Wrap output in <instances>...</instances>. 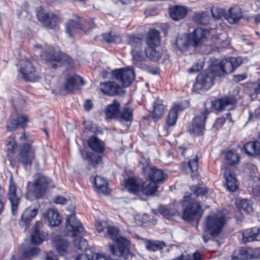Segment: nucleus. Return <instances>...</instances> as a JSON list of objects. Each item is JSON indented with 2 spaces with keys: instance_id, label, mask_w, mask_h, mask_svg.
Here are the masks:
<instances>
[{
  "instance_id": "obj_29",
  "label": "nucleus",
  "mask_w": 260,
  "mask_h": 260,
  "mask_svg": "<svg viewBox=\"0 0 260 260\" xmlns=\"http://www.w3.org/2000/svg\"><path fill=\"white\" fill-rule=\"evenodd\" d=\"M37 213V209H31L30 208L26 209L21 215V219L19 222V225L22 227L26 226L27 224L35 217Z\"/></svg>"
},
{
  "instance_id": "obj_4",
  "label": "nucleus",
  "mask_w": 260,
  "mask_h": 260,
  "mask_svg": "<svg viewBox=\"0 0 260 260\" xmlns=\"http://www.w3.org/2000/svg\"><path fill=\"white\" fill-rule=\"evenodd\" d=\"M125 187L129 192L137 193L141 188L143 192L146 195H152L157 189V185L155 182L148 179L145 181L141 187L139 183L136 179L130 177L124 180Z\"/></svg>"
},
{
  "instance_id": "obj_1",
  "label": "nucleus",
  "mask_w": 260,
  "mask_h": 260,
  "mask_svg": "<svg viewBox=\"0 0 260 260\" xmlns=\"http://www.w3.org/2000/svg\"><path fill=\"white\" fill-rule=\"evenodd\" d=\"M106 230L107 234L105 236L116 242L115 245L109 244L112 253L126 259L129 254V241L123 237L119 236V230L114 226H108Z\"/></svg>"
},
{
  "instance_id": "obj_37",
  "label": "nucleus",
  "mask_w": 260,
  "mask_h": 260,
  "mask_svg": "<svg viewBox=\"0 0 260 260\" xmlns=\"http://www.w3.org/2000/svg\"><path fill=\"white\" fill-rule=\"evenodd\" d=\"M160 42L159 32L155 29H150L148 33L146 43L148 47H156L158 46Z\"/></svg>"
},
{
  "instance_id": "obj_42",
  "label": "nucleus",
  "mask_w": 260,
  "mask_h": 260,
  "mask_svg": "<svg viewBox=\"0 0 260 260\" xmlns=\"http://www.w3.org/2000/svg\"><path fill=\"white\" fill-rule=\"evenodd\" d=\"M165 110V106L163 105L161 100L156 99L154 102L153 118L159 119L163 114Z\"/></svg>"
},
{
  "instance_id": "obj_34",
  "label": "nucleus",
  "mask_w": 260,
  "mask_h": 260,
  "mask_svg": "<svg viewBox=\"0 0 260 260\" xmlns=\"http://www.w3.org/2000/svg\"><path fill=\"white\" fill-rule=\"evenodd\" d=\"M187 13V9L184 7L175 6L170 9V16L175 20H179L184 18Z\"/></svg>"
},
{
  "instance_id": "obj_62",
  "label": "nucleus",
  "mask_w": 260,
  "mask_h": 260,
  "mask_svg": "<svg viewBox=\"0 0 260 260\" xmlns=\"http://www.w3.org/2000/svg\"><path fill=\"white\" fill-rule=\"evenodd\" d=\"M67 200L66 198L62 196H58L56 197L54 200V202L56 204H60L61 205H64L67 203Z\"/></svg>"
},
{
  "instance_id": "obj_35",
  "label": "nucleus",
  "mask_w": 260,
  "mask_h": 260,
  "mask_svg": "<svg viewBox=\"0 0 260 260\" xmlns=\"http://www.w3.org/2000/svg\"><path fill=\"white\" fill-rule=\"evenodd\" d=\"M93 183L99 192L103 194H108L110 192L108 187V182L104 178L99 176H95L93 179Z\"/></svg>"
},
{
  "instance_id": "obj_18",
  "label": "nucleus",
  "mask_w": 260,
  "mask_h": 260,
  "mask_svg": "<svg viewBox=\"0 0 260 260\" xmlns=\"http://www.w3.org/2000/svg\"><path fill=\"white\" fill-rule=\"evenodd\" d=\"M28 116L25 114L19 115L17 118H10L7 123V129L8 131H13L19 128H23L27 125Z\"/></svg>"
},
{
  "instance_id": "obj_50",
  "label": "nucleus",
  "mask_w": 260,
  "mask_h": 260,
  "mask_svg": "<svg viewBox=\"0 0 260 260\" xmlns=\"http://www.w3.org/2000/svg\"><path fill=\"white\" fill-rule=\"evenodd\" d=\"M127 42L128 44L131 46L132 49H141L142 45V40L141 38L135 36H129Z\"/></svg>"
},
{
  "instance_id": "obj_24",
  "label": "nucleus",
  "mask_w": 260,
  "mask_h": 260,
  "mask_svg": "<svg viewBox=\"0 0 260 260\" xmlns=\"http://www.w3.org/2000/svg\"><path fill=\"white\" fill-rule=\"evenodd\" d=\"M216 64L212 66L214 67L216 72L220 73L219 76H221L222 73H231L234 70L229 58L223 59L220 62L216 60Z\"/></svg>"
},
{
  "instance_id": "obj_6",
  "label": "nucleus",
  "mask_w": 260,
  "mask_h": 260,
  "mask_svg": "<svg viewBox=\"0 0 260 260\" xmlns=\"http://www.w3.org/2000/svg\"><path fill=\"white\" fill-rule=\"evenodd\" d=\"M219 75L220 73L216 72L214 67L211 66L207 71L198 76L194 87L198 90L203 88L207 89L213 85L215 77Z\"/></svg>"
},
{
  "instance_id": "obj_46",
  "label": "nucleus",
  "mask_w": 260,
  "mask_h": 260,
  "mask_svg": "<svg viewBox=\"0 0 260 260\" xmlns=\"http://www.w3.org/2000/svg\"><path fill=\"white\" fill-rule=\"evenodd\" d=\"M158 210V212L160 214L167 218H169L178 214V211L176 209L174 208H168L165 206H160Z\"/></svg>"
},
{
  "instance_id": "obj_21",
  "label": "nucleus",
  "mask_w": 260,
  "mask_h": 260,
  "mask_svg": "<svg viewBox=\"0 0 260 260\" xmlns=\"http://www.w3.org/2000/svg\"><path fill=\"white\" fill-rule=\"evenodd\" d=\"M100 88L104 94L113 96L120 92L122 89L113 82H106L100 84Z\"/></svg>"
},
{
  "instance_id": "obj_56",
  "label": "nucleus",
  "mask_w": 260,
  "mask_h": 260,
  "mask_svg": "<svg viewBox=\"0 0 260 260\" xmlns=\"http://www.w3.org/2000/svg\"><path fill=\"white\" fill-rule=\"evenodd\" d=\"M238 207L241 211L243 210L245 212H249L250 209L248 200L246 199L240 200L238 203Z\"/></svg>"
},
{
  "instance_id": "obj_5",
  "label": "nucleus",
  "mask_w": 260,
  "mask_h": 260,
  "mask_svg": "<svg viewBox=\"0 0 260 260\" xmlns=\"http://www.w3.org/2000/svg\"><path fill=\"white\" fill-rule=\"evenodd\" d=\"M225 222V218L221 213H211L206 217L205 232L215 237L221 232Z\"/></svg>"
},
{
  "instance_id": "obj_64",
  "label": "nucleus",
  "mask_w": 260,
  "mask_h": 260,
  "mask_svg": "<svg viewBox=\"0 0 260 260\" xmlns=\"http://www.w3.org/2000/svg\"><path fill=\"white\" fill-rule=\"evenodd\" d=\"M260 117V107L255 109L253 113H250V118H259Z\"/></svg>"
},
{
  "instance_id": "obj_13",
  "label": "nucleus",
  "mask_w": 260,
  "mask_h": 260,
  "mask_svg": "<svg viewBox=\"0 0 260 260\" xmlns=\"http://www.w3.org/2000/svg\"><path fill=\"white\" fill-rule=\"evenodd\" d=\"M142 169L148 179L155 182L156 184L164 182L167 177L162 170L155 167H150L148 165L146 167L143 166Z\"/></svg>"
},
{
  "instance_id": "obj_48",
  "label": "nucleus",
  "mask_w": 260,
  "mask_h": 260,
  "mask_svg": "<svg viewBox=\"0 0 260 260\" xmlns=\"http://www.w3.org/2000/svg\"><path fill=\"white\" fill-rule=\"evenodd\" d=\"M155 47H148L145 49L146 56L154 61H158L161 58L160 53L156 50Z\"/></svg>"
},
{
  "instance_id": "obj_55",
  "label": "nucleus",
  "mask_w": 260,
  "mask_h": 260,
  "mask_svg": "<svg viewBox=\"0 0 260 260\" xmlns=\"http://www.w3.org/2000/svg\"><path fill=\"white\" fill-rule=\"evenodd\" d=\"M74 246L79 249L86 248L87 246V241L81 237H76L74 240Z\"/></svg>"
},
{
  "instance_id": "obj_32",
  "label": "nucleus",
  "mask_w": 260,
  "mask_h": 260,
  "mask_svg": "<svg viewBox=\"0 0 260 260\" xmlns=\"http://www.w3.org/2000/svg\"><path fill=\"white\" fill-rule=\"evenodd\" d=\"M236 102V100L234 96H230L222 99L215 100L212 103V107L218 110H220L225 106L233 105Z\"/></svg>"
},
{
  "instance_id": "obj_10",
  "label": "nucleus",
  "mask_w": 260,
  "mask_h": 260,
  "mask_svg": "<svg viewBox=\"0 0 260 260\" xmlns=\"http://www.w3.org/2000/svg\"><path fill=\"white\" fill-rule=\"evenodd\" d=\"M37 15L42 24L49 29L54 28L61 21V19L58 16L43 10L38 11Z\"/></svg>"
},
{
  "instance_id": "obj_63",
  "label": "nucleus",
  "mask_w": 260,
  "mask_h": 260,
  "mask_svg": "<svg viewBox=\"0 0 260 260\" xmlns=\"http://www.w3.org/2000/svg\"><path fill=\"white\" fill-rule=\"evenodd\" d=\"M93 260H111V258L107 255L96 254L92 257Z\"/></svg>"
},
{
  "instance_id": "obj_52",
  "label": "nucleus",
  "mask_w": 260,
  "mask_h": 260,
  "mask_svg": "<svg viewBox=\"0 0 260 260\" xmlns=\"http://www.w3.org/2000/svg\"><path fill=\"white\" fill-rule=\"evenodd\" d=\"M94 167L102 164V157L95 155L94 154L90 152H87L85 158Z\"/></svg>"
},
{
  "instance_id": "obj_53",
  "label": "nucleus",
  "mask_w": 260,
  "mask_h": 260,
  "mask_svg": "<svg viewBox=\"0 0 260 260\" xmlns=\"http://www.w3.org/2000/svg\"><path fill=\"white\" fill-rule=\"evenodd\" d=\"M173 260H201V256L200 253L196 251L192 255L189 254H181Z\"/></svg>"
},
{
  "instance_id": "obj_11",
  "label": "nucleus",
  "mask_w": 260,
  "mask_h": 260,
  "mask_svg": "<svg viewBox=\"0 0 260 260\" xmlns=\"http://www.w3.org/2000/svg\"><path fill=\"white\" fill-rule=\"evenodd\" d=\"M113 75L125 87L128 86L135 78L134 71L130 68L115 70L113 72Z\"/></svg>"
},
{
  "instance_id": "obj_59",
  "label": "nucleus",
  "mask_w": 260,
  "mask_h": 260,
  "mask_svg": "<svg viewBox=\"0 0 260 260\" xmlns=\"http://www.w3.org/2000/svg\"><path fill=\"white\" fill-rule=\"evenodd\" d=\"M234 70L239 67L242 63V59L240 57L229 58Z\"/></svg>"
},
{
  "instance_id": "obj_51",
  "label": "nucleus",
  "mask_w": 260,
  "mask_h": 260,
  "mask_svg": "<svg viewBox=\"0 0 260 260\" xmlns=\"http://www.w3.org/2000/svg\"><path fill=\"white\" fill-rule=\"evenodd\" d=\"M225 159L229 165H234L239 162V156L235 152L229 150L226 153Z\"/></svg>"
},
{
  "instance_id": "obj_14",
  "label": "nucleus",
  "mask_w": 260,
  "mask_h": 260,
  "mask_svg": "<svg viewBox=\"0 0 260 260\" xmlns=\"http://www.w3.org/2000/svg\"><path fill=\"white\" fill-rule=\"evenodd\" d=\"M46 177L39 175L34 181L33 192L36 198H40L46 192L51 182Z\"/></svg>"
},
{
  "instance_id": "obj_19",
  "label": "nucleus",
  "mask_w": 260,
  "mask_h": 260,
  "mask_svg": "<svg viewBox=\"0 0 260 260\" xmlns=\"http://www.w3.org/2000/svg\"><path fill=\"white\" fill-rule=\"evenodd\" d=\"M84 81L80 76L75 75L66 80L64 85V90L68 93H74L80 89L84 84Z\"/></svg>"
},
{
  "instance_id": "obj_36",
  "label": "nucleus",
  "mask_w": 260,
  "mask_h": 260,
  "mask_svg": "<svg viewBox=\"0 0 260 260\" xmlns=\"http://www.w3.org/2000/svg\"><path fill=\"white\" fill-rule=\"evenodd\" d=\"M89 147L94 151L102 153L105 150V144L95 136L91 137L88 140Z\"/></svg>"
},
{
  "instance_id": "obj_31",
  "label": "nucleus",
  "mask_w": 260,
  "mask_h": 260,
  "mask_svg": "<svg viewBox=\"0 0 260 260\" xmlns=\"http://www.w3.org/2000/svg\"><path fill=\"white\" fill-rule=\"evenodd\" d=\"M44 217L51 226H58L60 223L61 220L59 213L53 209H49L46 214L44 215Z\"/></svg>"
},
{
  "instance_id": "obj_41",
  "label": "nucleus",
  "mask_w": 260,
  "mask_h": 260,
  "mask_svg": "<svg viewBox=\"0 0 260 260\" xmlns=\"http://www.w3.org/2000/svg\"><path fill=\"white\" fill-rule=\"evenodd\" d=\"M52 244L60 254L66 252L68 246L67 241L61 239L59 236H56L53 239Z\"/></svg>"
},
{
  "instance_id": "obj_47",
  "label": "nucleus",
  "mask_w": 260,
  "mask_h": 260,
  "mask_svg": "<svg viewBox=\"0 0 260 260\" xmlns=\"http://www.w3.org/2000/svg\"><path fill=\"white\" fill-rule=\"evenodd\" d=\"M119 120L130 121L133 119V110L131 108H125L122 109L119 111Z\"/></svg>"
},
{
  "instance_id": "obj_20",
  "label": "nucleus",
  "mask_w": 260,
  "mask_h": 260,
  "mask_svg": "<svg viewBox=\"0 0 260 260\" xmlns=\"http://www.w3.org/2000/svg\"><path fill=\"white\" fill-rule=\"evenodd\" d=\"M88 28L86 25L82 24L81 20L78 18L69 20L66 24V31L71 37L82 31L85 32Z\"/></svg>"
},
{
  "instance_id": "obj_60",
  "label": "nucleus",
  "mask_w": 260,
  "mask_h": 260,
  "mask_svg": "<svg viewBox=\"0 0 260 260\" xmlns=\"http://www.w3.org/2000/svg\"><path fill=\"white\" fill-rule=\"evenodd\" d=\"M225 122V119L224 118L222 117L217 118L213 125V129L215 131H217L222 127Z\"/></svg>"
},
{
  "instance_id": "obj_44",
  "label": "nucleus",
  "mask_w": 260,
  "mask_h": 260,
  "mask_svg": "<svg viewBox=\"0 0 260 260\" xmlns=\"http://www.w3.org/2000/svg\"><path fill=\"white\" fill-rule=\"evenodd\" d=\"M39 251L40 249L37 247L31 248L24 252L21 257L14 255H12L11 260H24L25 258L35 256Z\"/></svg>"
},
{
  "instance_id": "obj_23",
  "label": "nucleus",
  "mask_w": 260,
  "mask_h": 260,
  "mask_svg": "<svg viewBox=\"0 0 260 260\" xmlns=\"http://www.w3.org/2000/svg\"><path fill=\"white\" fill-rule=\"evenodd\" d=\"M224 177L226 181V189L230 192L236 191L238 187V182L231 170L226 169Z\"/></svg>"
},
{
  "instance_id": "obj_2",
  "label": "nucleus",
  "mask_w": 260,
  "mask_h": 260,
  "mask_svg": "<svg viewBox=\"0 0 260 260\" xmlns=\"http://www.w3.org/2000/svg\"><path fill=\"white\" fill-rule=\"evenodd\" d=\"M215 31L214 29H207L201 27L196 28L192 33H189L188 35L191 46L194 47L201 46L209 37L212 36V40L214 42V45L218 48L224 47L228 44L226 41L221 40L219 36H215Z\"/></svg>"
},
{
  "instance_id": "obj_43",
  "label": "nucleus",
  "mask_w": 260,
  "mask_h": 260,
  "mask_svg": "<svg viewBox=\"0 0 260 260\" xmlns=\"http://www.w3.org/2000/svg\"><path fill=\"white\" fill-rule=\"evenodd\" d=\"M145 245L148 250L152 251L159 250L166 247V243L162 241L147 240L145 242Z\"/></svg>"
},
{
  "instance_id": "obj_54",
  "label": "nucleus",
  "mask_w": 260,
  "mask_h": 260,
  "mask_svg": "<svg viewBox=\"0 0 260 260\" xmlns=\"http://www.w3.org/2000/svg\"><path fill=\"white\" fill-rule=\"evenodd\" d=\"M131 53L133 56V60L135 64H137L143 61L144 56L143 54L141 49H132Z\"/></svg>"
},
{
  "instance_id": "obj_25",
  "label": "nucleus",
  "mask_w": 260,
  "mask_h": 260,
  "mask_svg": "<svg viewBox=\"0 0 260 260\" xmlns=\"http://www.w3.org/2000/svg\"><path fill=\"white\" fill-rule=\"evenodd\" d=\"M191 45L188 34H184L178 36L173 44L174 48L176 50L183 51Z\"/></svg>"
},
{
  "instance_id": "obj_40",
  "label": "nucleus",
  "mask_w": 260,
  "mask_h": 260,
  "mask_svg": "<svg viewBox=\"0 0 260 260\" xmlns=\"http://www.w3.org/2000/svg\"><path fill=\"white\" fill-rule=\"evenodd\" d=\"M52 244L60 254L66 252L68 246L67 241L61 239L59 236H56L53 239Z\"/></svg>"
},
{
  "instance_id": "obj_28",
  "label": "nucleus",
  "mask_w": 260,
  "mask_h": 260,
  "mask_svg": "<svg viewBox=\"0 0 260 260\" xmlns=\"http://www.w3.org/2000/svg\"><path fill=\"white\" fill-rule=\"evenodd\" d=\"M242 236V241L244 243L254 241H260V229L254 228L246 230L243 232Z\"/></svg>"
},
{
  "instance_id": "obj_58",
  "label": "nucleus",
  "mask_w": 260,
  "mask_h": 260,
  "mask_svg": "<svg viewBox=\"0 0 260 260\" xmlns=\"http://www.w3.org/2000/svg\"><path fill=\"white\" fill-rule=\"evenodd\" d=\"M211 11L213 17L215 19L221 18L225 13L224 10L219 8L212 9Z\"/></svg>"
},
{
  "instance_id": "obj_3",
  "label": "nucleus",
  "mask_w": 260,
  "mask_h": 260,
  "mask_svg": "<svg viewBox=\"0 0 260 260\" xmlns=\"http://www.w3.org/2000/svg\"><path fill=\"white\" fill-rule=\"evenodd\" d=\"M41 58L53 68H56L62 63H70L71 59L67 54L59 51H55L50 46L45 45L44 51L41 54Z\"/></svg>"
},
{
  "instance_id": "obj_39",
  "label": "nucleus",
  "mask_w": 260,
  "mask_h": 260,
  "mask_svg": "<svg viewBox=\"0 0 260 260\" xmlns=\"http://www.w3.org/2000/svg\"><path fill=\"white\" fill-rule=\"evenodd\" d=\"M180 108V105H176L170 111L166 119V124L168 126H172L176 124L178 118V111Z\"/></svg>"
},
{
  "instance_id": "obj_33",
  "label": "nucleus",
  "mask_w": 260,
  "mask_h": 260,
  "mask_svg": "<svg viewBox=\"0 0 260 260\" xmlns=\"http://www.w3.org/2000/svg\"><path fill=\"white\" fill-rule=\"evenodd\" d=\"M191 190L192 193L189 196H184V199L185 201H188L194 197H201L202 198H206L205 197L207 193V188L204 186H193L191 187Z\"/></svg>"
},
{
  "instance_id": "obj_38",
  "label": "nucleus",
  "mask_w": 260,
  "mask_h": 260,
  "mask_svg": "<svg viewBox=\"0 0 260 260\" xmlns=\"http://www.w3.org/2000/svg\"><path fill=\"white\" fill-rule=\"evenodd\" d=\"M246 153L249 155H255L260 154V142H249L244 146Z\"/></svg>"
},
{
  "instance_id": "obj_16",
  "label": "nucleus",
  "mask_w": 260,
  "mask_h": 260,
  "mask_svg": "<svg viewBox=\"0 0 260 260\" xmlns=\"http://www.w3.org/2000/svg\"><path fill=\"white\" fill-rule=\"evenodd\" d=\"M66 228L68 232L71 233L73 237H75L77 234L81 233L83 231L81 222L76 219L74 213H71L67 216Z\"/></svg>"
},
{
  "instance_id": "obj_22",
  "label": "nucleus",
  "mask_w": 260,
  "mask_h": 260,
  "mask_svg": "<svg viewBox=\"0 0 260 260\" xmlns=\"http://www.w3.org/2000/svg\"><path fill=\"white\" fill-rule=\"evenodd\" d=\"M41 225V222L37 221L34 227L31 235V241L33 244H40L47 238V234L40 230Z\"/></svg>"
},
{
  "instance_id": "obj_61",
  "label": "nucleus",
  "mask_w": 260,
  "mask_h": 260,
  "mask_svg": "<svg viewBox=\"0 0 260 260\" xmlns=\"http://www.w3.org/2000/svg\"><path fill=\"white\" fill-rule=\"evenodd\" d=\"M203 68V65L201 62L197 63L196 64L194 65L192 67L190 68L188 70L189 73H194L196 72L200 71Z\"/></svg>"
},
{
  "instance_id": "obj_57",
  "label": "nucleus",
  "mask_w": 260,
  "mask_h": 260,
  "mask_svg": "<svg viewBox=\"0 0 260 260\" xmlns=\"http://www.w3.org/2000/svg\"><path fill=\"white\" fill-rule=\"evenodd\" d=\"M198 161L199 158L197 155H196L194 158L189 160L188 166L192 172H195L198 171Z\"/></svg>"
},
{
  "instance_id": "obj_12",
  "label": "nucleus",
  "mask_w": 260,
  "mask_h": 260,
  "mask_svg": "<svg viewBox=\"0 0 260 260\" xmlns=\"http://www.w3.org/2000/svg\"><path fill=\"white\" fill-rule=\"evenodd\" d=\"M30 141L23 144L19 154V161L24 166L31 164L35 158V148Z\"/></svg>"
},
{
  "instance_id": "obj_17",
  "label": "nucleus",
  "mask_w": 260,
  "mask_h": 260,
  "mask_svg": "<svg viewBox=\"0 0 260 260\" xmlns=\"http://www.w3.org/2000/svg\"><path fill=\"white\" fill-rule=\"evenodd\" d=\"M7 198L11 203L12 214L16 215L18 210L20 196L17 192L16 186L12 181L10 182Z\"/></svg>"
},
{
  "instance_id": "obj_15",
  "label": "nucleus",
  "mask_w": 260,
  "mask_h": 260,
  "mask_svg": "<svg viewBox=\"0 0 260 260\" xmlns=\"http://www.w3.org/2000/svg\"><path fill=\"white\" fill-rule=\"evenodd\" d=\"M259 249H253L251 248H242L239 250L235 251L232 260H250L253 258H257V253Z\"/></svg>"
},
{
  "instance_id": "obj_49",
  "label": "nucleus",
  "mask_w": 260,
  "mask_h": 260,
  "mask_svg": "<svg viewBox=\"0 0 260 260\" xmlns=\"http://www.w3.org/2000/svg\"><path fill=\"white\" fill-rule=\"evenodd\" d=\"M209 17L206 13L202 12L196 13L192 16V20L197 23L206 24L209 21Z\"/></svg>"
},
{
  "instance_id": "obj_9",
  "label": "nucleus",
  "mask_w": 260,
  "mask_h": 260,
  "mask_svg": "<svg viewBox=\"0 0 260 260\" xmlns=\"http://www.w3.org/2000/svg\"><path fill=\"white\" fill-rule=\"evenodd\" d=\"M210 111L205 109L201 114L197 116L193 120L192 123L189 126L188 131L196 136L202 135L205 131V123Z\"/></svg>"
},
{
  "instance_id": "obj_27",
  "label": "nucleus",
  "mask_w": 260,
  "mask_h": 260,
  "mask_svg": "<svg viewBox=\"0 0 260 260\" xmlns=\"http://www.w3.org/2000/svg\"><path fill=\"white\" fill-rule=\"evenodd\" d=\"M7 156L9 157L10 164L12 167L15 166L14 155L17 152L18 146L16 140L13 137H9L7 144Z\"/></svg>"
},
{
  "instance_id": "obj_7",
  "label": "nucleus",
  "mask_w": 260,
  "mask_h": 260,
  "mask_svg": "<svg viewBox=\"0 0 260 260\" xmlns=\"http://www.w3.org/2000/svg\"><path fill=\"white\" fill-rule=\"evenodd\" d=\"M203 214V211L199 202L189 203L184 209L183 219L189 223L197 222V226Z\"/></svg>"
},
{
  "instance_id": "obj_45",
  "label": "nucleus",
  "mask_w": 260,
  "mask_h": 260,
  "mask_svg": "<svg viewBox=\"0 0 260 260\" xmlns=\"http://www.w3.org/2000/svg\"><path fill=\"white\" fill-rule=\"evenodd\" d=\"M102 36L103 40L109 43H118L121 42L120 37L112 31L103 34Z\"/></svg>"
},
{
  "instance_id": "obj_30",
  "label": "nucleus",
  "mask_w": 260,
  "mask_h": 260,
  "mask_svg": "<svg viewBox=\"0 0 260 260\" xmlns=\"http://www.w3.org/2000/svg\"><path fill=\"white\" fill-rule=\"evenodd\" d=\"M120 104L116 100L109 105L105 109V112L107 119L115 118L119 114Z\"/></svg>"
},
{
  "instance_id": "obj_26",
  "label": "nucleus",
  "mask_w": 260,
  "mask_h": 260,
  "mask_svg": "<svg viewBox=\"0 0 260 260\" xmlns=\"http://www.w3.org/2000/svg\"><path fill=\"white\" fill-rule=\"evenodd\" d=\"M242 17V10L237 6L229 9L228 12L225 15V18L231 24L237 23Z\"/></svg>"
},
{
  "instance_id": "obj_8",
  "label": "nucleus",
  "mask_w": 260,
  "mask_h": 260,
  "mask_svg": "<svg viewBox=\"0 0 260 260\" xmlns=\"http://www.w3.org/2000/svg\"><path fill=\"white\" fill-rule=\"evenodd\" d=\"M21 67L18 70V77L25 81L35 82L40 79L32 63L28 60H23L20 63Z\"/></svg>"
}]
</instances>
